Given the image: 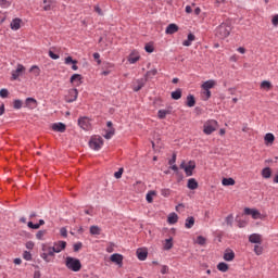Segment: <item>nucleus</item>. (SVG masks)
I'll list each match as a JSON object with an SVG mask.
<instances>
[{"instance_id": "obj_1", "label": "nucleus", "mask_w": 278, "mask_h": 278, "mask_svg": "<svg viewBox=\"0 0 278 278\" xmlns=\"http://www.w3.org/2000/svg\"><path fill=\"white\" fill-rule=\"evenodd\" d=\"M231 34V23L224 22L216 28V37L220 38L222 40L227 38Z\"/></svg>"}, {"instance_id": "obj_2", "label": "nucleus", "mask_w": 278, "mask_h": 278, "mask_svg": "<svg viewBox=\"0 0 278 278\" xmlns=\"http://www.w3.org/2000/svg\"><path fill=\"white\" fill-rule=\"evenodd\" d=\"M65 266L68 270H73V273H79V270H81V261H79V258L67 256L65 260Z\"/></svg>"}, {"instance_id": "obj_3", "label": "nucleus", "mask_w": 278, "mask_h": 278, "mask_svg": "<svg viewBox=\"0 0 278 278\" xmlns=\"http://www.w3.org/2000/svg\"><path fill=\"white\" fill-rule=\"evenodd\" d=\"M216 129H218V122L216 119H208L203 125V134L205 136H212Z\"/></svg>"}, {"instance_id": "obj_4", "label": "nucleus", "mask_w": 278, "mask_h": 278, "mask_svg": "<svg viewBox=\"0 0 278 278\" xmlns=\"http://www.w3.org/2000/svg\"><path fill=\"white\" fill-rule=\"evenodd\" d=\"M90 149H93V151H99L101 147H103V138L101 136H94L89 141Z\"/></svg>"}, {"instance_id": "obj_5", "label": "nucleus", "mask_w": 278, "mask_h": 278, "mask_svg": "<svg viewBox=\"0 0 278 278\" xmlns=\"http://www.w3.org/2000/svg\"><path fill=\"white\" fill-rule=\"evenodd\" d=\"M78 125L80 126V129H84V131H90L92 129L90 117L84 116L78 118Z\"/></svg>"}, {"instance_id": "obj_6", "label": "nucleus", "mask_w": 278, "mask_h": 278, "mask_svg": "<svg viewBox=\"0 0 278 278\" xmlns=\"http://www.w3.org/2000/svg\"><path fill=\"white\" fill-rule=\"evenodd\" d=\"M180 168H182V170H185L187 177H192V170H194V168H197V164L193 161H190L189 165H186V162H182L180 164Z\"/></svg>"}, {"instance_id": "obj_7", "label": "nucleus", "mask_w": 278, "mask_h": 278, "mask_svg": "<svg viewBox=\"0 0 278 278\" xmlns=\"http://www.w3.org/2000/svg\"><path fill=\"white\" fill-rule=\"evenodd\" d=\"M23 73H25V67L23 66V64H17L16 70L12 71V81H16V79H18V77H21Z\"/></svg>"}, {"instance_id": "obj_8", "label": "nucleus", "mask_w": 278, "mask_h": 278, "mask_svg": "<svg viewBox=\"0 0 278 278\" xmlns=\"http://www.w3.org/2000/svg\"><path fill=\"white\" fill-rule=\"evenodd\" d=\"M77 97H79V91L75 88L70 89L66 102L67 103H73V101H77Z\"/></svg>"}, {"instance_id": "obj_9", "label": "nucleus", "mask_w": 278, "mask_h": 278, "mask_svg": "<svg viewBox=\"0 0 278 278\" xmlns=\"http://www.w3.org/2000/svg\"><path fill=\"white\" fill-rule=\"evenodd\" d=\"M244 214H245L247 216H252V218H253L254 220H257V218H260V216H261L260 211L254 210V208H249V207H245V208H244Z\"/></svg>"}, {"instance_id": "obj_10", "label": "nucleus", "mask_w": 278, "mask_h": 278, "mask_svg": "<svg viewBox=\"0 0 278 278\" xmlns=\"http://www.w3.org/2000/svg\"><path fill=\"white\" fill-rule=\"evenodd\" d=\"M55 8V0H43L42 10L45 12H51Z\"/></svg>"}, {"instance_id": "obj_11", "label": "nucleus", "mask_w": 278, "mask_h": 278, "mask_svg": "<svg viewBox=\"0 0 278 278\" xmlns=\"http://www.w3.org/2000/svg\"><path fill=\"white\" fill-rule=\"evenodd\" d=\"M83 80L84 76H81V74H74L70 79L71 84H74L75 86H81V84L84 83Z\"/></svg>"}, {"instance_id": "obj_12", "label": "nucleus", "mask_w": 278, "mask_h": 278, "mask_svg": "<svg viewBox=\"0 0 278 278\" xmlns=\"http://www.w3.org/2000/svg\"><path fill=\"white\" fill-rule=\"evenodd\" d=\"M136 253H137L138 260H140V262H144V260H147V257L149 256V252L147 251V249L139 248V249H137Z\"/></svg>"}, {"instance_id": "obj_13", "label": "nucleus", "mask_w": 278, "mask_h": 278, "mask_svg": "<svg viewBox=\"0 0 278 278\" xmlns=\"http://www.w3.org/2000/svg\"><path fill=\"white\" fill-rule=\"evenodd\" d=\"M52 248L55 253H62V251H64V249H66V241L55 242Z\"/></svg>"}, {"instance_id": "obj_14", "label": "nucleus", "mask_w": 278, "mask_h": 278, "mask_svg": "<svg viewBox=\"0 0 278 278\" xmlns=\"http://www.w3.org/2000/svg\"><path fill=\"white\" fill-rule=\"evenodd\" d=\"M146 84H147V78L138 79L137 85H135L132 88L134 92H140V90H142V88H144Z\"/></svg>"}, {"instance_id": "obj_15", "label": "nucleus", "mask_w": 278, "mask_h": 278, "mask_svg": "<svg viewBox=\"0 0 278 278\" xmlns=\"http://www.w3.org/2000/svg\"><path fill=\"white\" fill-rule=\"evenodd\" d=\"M111 262H113V264H117V266H123V255L115 253L112 254L110 257Z\"/></svg>"}, {"instance_id": "obj_16", "label": "nucleus", "mask_w": 278, "mask_h": 278, "mask_svg": "<svg viewBox=\"0 0 278 278\" xmlns=\"http://www.w3.org/2000/svg\"><path fill=\"white\" fill-rule=\"evenodd\" d=\"M249 242H251L252 244H262V235L260 233L250 235Z\"/></svg>"}, {"instance_id": "obj_17", "label": "nucleus", "mask_w": 278, "mask_h": 278, "mask_svg": "<svg viewBox=\"0 0 278 278\" xmlns=\"http://www.w3.org/2000/svg\"><path fill=\"white\" fill-rule=\"evenodd\" d=\"M53 131H59L60 134H64L66 131V125L64 123H54L52 125Z\"/></svg>"}, {"instance_id": "obj_18", "label": "nucleus", "mask_w": 278, "mask_h": 278, "mask_svg": "<svg viewBox=\"0 0 278 278\" xmlns=\"http://www.w3.org/2000/svg\"><path fill=\"white\" fill-rule=\"evenodd\" d=\"M225 262H233L236 260V253L232 250H226L224 253Z\"/></svg>"}, {"instance_id": "obj_19", "label": "nucleus", "mask_w": 278, "mask_h": 278, "mask_svg": "<svg viewBox=\"0 0 278 278\" xmlns=\"http://www.w3.org/2000/svg\"><path fill=\"white\" fill-rule=\"evenodd\" d=\"M21 23H22V20L16 17L14 18L12 22H11V29H13V31H18V29H21Z\"/></svg>"}, {"instance_id": "obj_20", "label": "nucleus", "mask_w": 278, "mask_h": 278, "mask_svg": "<svg viewBox=\"0 0 278 278\" xmlns=\"http://www.w3.org/2000/svg\"><path fill=\"white\" fill-rule=\"evenodd\" d=\"M177 31H179V26H177V24H169L166 27L165 34L173 35L177 34Z\"/></svg>"}, {"instance_id": "obj_21", "label": "nucleus", "mask_w": 278, "mask_h": 278, "mask_svg": "<svg viewBox=\"0 0 278 278\" xmlns=\"http://www.w3.org/2000/svg\"><path fill=\"white\" fill-rule=\"evenodd\" d=\"M187 188H189V190H197V188H199V182L197 179L190 178L188 180Z\"/></svg>"}, {"instance_id": "obj_22", "label": "nucleus", "mask_w": 278, "mask_h": 278, "mask_svg": "<svg viewBox=\"0 0 278 278\" xmlns=\"http://www.w3.org/2000/svg\"><path fill=\"white\" fill-rule=\"evenodd\" d=\"M65 64H73L72 71H77L79 66H77V60H73V56L65 58Z\"/></svg>"}, {"instance_id": "obj_23", "label": "nucleus", "mask_w": 278, "mask_h": 278, "mask_svg": "<svg viewBox=\"0 0 278 278\" xmlns=\"http://www.w3.org/2000/svg\"><path fill=\"white\" fill-rule=\"evenodd\" d=\"M194 40H197V37L192 33H190L187 37V40H185L182 45L184 47H190L192 42H194Z\"/></svg>"}, {"instance_id": "obj_24", "label": "nucleus", "mask_w": 278, "mask_h": 278, "mask_svg": "<svg viewBox=\"0 0 278 278\" xmlns=\"http://www.w3.org/2000/svg\"><path fill=\"white\" fill-rule=\"evenodd\" d=\"M186 105L188 108H194V105H197V100L194 99V96H192V94L187 96Z\"/></svg>"}, {"instance_id": "obj_25", "label": "nucleus", "mask_w": 278, "mask_h": 278, "mask_svg": "<svg viewBox=\"0 0 278 278\" xmlns=\"http://www.w3.org/2000/svg\"><path fill=\"white\" fill-rule=\"evenodd\" d=\"M177 220H179V216H177V213H170L167 217V222L169 223V225H175Z\"/></svg>"}, {"instance_id": "obj_26", "label": "nucleus", "mask_w": 278, "mask_h": 278, "mask_svg": "<svg viewBox=\"0 0 278 278\" xmlns=\"http://www.w3.org/2000/svg\"><path fill=\"white\" fill-rule=\"evenodd\" d=\"M216 86V80H206L203 85L202 88L204 90H210L211 88H214Z\"/></svg>"}, {"instance_id": "obj_27", "label": "nucleus", "mask_w": 278, "mask_h": 278, "mask_svg": "<svg viewBox=\"0 0 278 278\" xmlns=\"http://www.w3.org/2000/svg\"><path fill=\"white\" fill-rule=\"evenodd\" d=\"M273 175V170L270 169V167H265L262 170V177H264V179H270Z\"/></svg>"}, {"instance_id": "obj_28", "label": "nucleus", "mask_w": 278, "mask_h": 278, "mask_svg": "<svg viewBox=\"0 0 278 278\" xmlns=\"http://www.w3.org/2000/svg\"><path fill=\"white\" fill-rule=\"evenodd\" d=\"M185 227H186V229H192V227H194V217L193 216H190L186 219Z\"/></svg>"}, {"instance_id": "obj_29", "label": "nucleus", "mask_w": 278, "mask_h": 278, "mask_svg": "<svg viewBox=\"0 0 278 278\" xmlns=\"http://www.w3.org/2000/svg\"><path fill=\"white\" fill-rule=\"evenodd\" d=\"M217 270L220 273H227V270H229V265L225 262H222L217 265Z\"/></svg>"}, {"instance_id": "obj_30", "label": "nucleus", "mask_w": 278, "mask_h": 278, "mask_svg": "<svg viewBox=\"0 0 278 278\" xmlns=\"http://www.w3.org/2000/svg\"><path fill=\"white\" fill-rule=\"evenodd\" d=\"M223 186H236V180L233 178H223Z\"/></svg>"}, {"instance_id": "obj_31", "label": "nucleus", "mask_w": 278, "mask_h": 278, "mask_svg": "<svg viewBox=\"0 0 278 278\" xmlns=\"http://www.w3.org/2000/svg\"><path fill=\"white\" fill-rule=\"evenodd\" d=\"M168 114H170V111H168V110H159L157 117L162 121V119L166 118V116H168Z\"/></svg>"}, {"instance_id": "obj_32", "label": "nucleus", "mask_w": 278, "mask_h": 278, "mask_svg": "<svg viewBox=\"0 0 278 278\" xmlns=\"http://www.w3.org/2000/svg\"><path fill=\"white\" fill-rule=\"evenodd\" d=\"M172 99H174V101H179V99H181V89H176L173 91Z\"/></svg>"}, {"instance_id": "obj_33", "label": "nucleus", "mask_w": 278, "mask_h": 278, "mask_svg": "<svg viewBox=\"0 0 278 278\" xmlns=\"http://www.w3.org/2000/svg\"><path fill=\"white\" fill-rule=\"evenodd\" d=\"M42 251H45L50 257H54L56 253L55 251H53V247L46 248L43 245Z\"/></svg>"}, {"instance_id": "obj_34", "label": "nucleus", "mask_w": 278, "mask_h": 278, "mask_svg": "<svg viewBox=\"0 0 278 278\" xmlns=\"http://www.w3.org/2000/svg\"><path fill=\"white\" fill-rule=\"evenodd\" d=\"M90 233L91 236H101V228L99 226H91Z\"/></svg>"}, {"instance_id": "obj_35", "label": "nucleus", "mask_w": 278, "mask_h": 278, "mask_svg": "<svg viewBox=\"0 0 278 278\" xmlns=\"http://www.w3.org/2000/svg\"><path fill=\"white\" fill-rule=\"evenodd\" d=\"M164 249L165 251H170V249H173V238L165 240Z\"/></svg>"}, {"instance_id": "obj_36", "label": "nucleus", "mask_w": 278, "mask_h": 278, "mask_svg": "<svg viewBox=\"0 0 278 278\" xmlns=\"http://www.w3.org/2000/svg\"><path fill=\"white\" fill-rule=\"evenodd\" d=\"M155 75H157V70H150L146 73V78L144 79H151L152 77H155Z\"/></svg>"}, {"instance_id": "obj_37", "label": "nucleus", "mask_w": 278, "mask_h": 278, "mask_svg": "<svg viewBox=\"0 0 278 278\" xmlns=\"http://www.w3.org/2000/svg\"><path fill=\"white\" fill-rule=\"evenodd\" d=\"M261 88H263L264 90H270V88H273V84H270V81L268 80H263L261 83Z\"/></svg>"}, {"instance_id": "obj_38", "label": "nucleus", "mask_w": 278, "mask_h": 278, "mask_svg": "<svg viewBox=\"0 0 278 278\" xmlns=\"http://www.w3.org/2000/svg\"><path fill=\"white\" fill-rule=\"evenodd\" d=\"M36 103H37V101H36V99H34V98H27V99H26V105H27V108H36Z\"/></svg>"}, {"instance_id": "obj_39", "label": "nucleus", "mask_w": 278, "mask_h": 278, "mask_svg": "<svg viewBox=\"0 0 278 278\" xmlns=\"http://www.w3.org/2000/svg\"><path fill=\"white\" fill-rule=\"evenodd\" d=\"M265 142H268L269 144H273L275 142V135L268 132L265 135Z\"/></svg>"}, {"instance_id": "obj_40", "label": "nucleus", "mask_w": 278, "mask_h": 278, "mask_svg": "<svg viewBox=\"0 0 278 278\" xmlns=\"http://www.w3.org/2000/svg\"><path fill=\"white\" fill-rule=\"evenodd\" d=\"M138 60H140V55H138V54L136 55V54L131 53L129 55L128 62L130 64H136V62H138Z\"/></svg>"}, {"instance_id": "obj_41", "label": "nucleus", "mask_w": 278, "mask_h": 278, "mask_svg": "<svg viewBox=\"0 0 278 278\" xmlns=\"http://www.w3.org/2000/svg\"><path fill=\"white\" fill-rule=\"evenodd\" d=\"M207 242V239L203 236H198L197 238V244H200V247H205V243Z\"/></svg>"}, {"instance_id": "obj_42", "label": "nucleus", "mask_w": 278, "mask_h": 278, "mask_svg": "<svg viewBox=\"0 0 278 278\" xmlns=\"http://www.w3.org/2000/svg\"><path fill=\"white\" fill-rule=\"evenodd\" d=\"M155 191H149L146 195V200L149 202V203H153V197H155Z\"/></svg>"}, {"instance_id": "obj_43", "label": "nucleus", "mask_w": 278, "mask_h": 278, "mask_svg": "<svg viewBox=\"0 0 278 278\" xmlns=\"http://www.w3.org/2000/svg\"><path fill=\"white\" fill-rule=\"evenodd\" d=\"M114 134H116V129L111 128V129L106 130V134L104 135V138L106 140H110V138H112V136H114Z\"/></svg>"}, {"instance_id": "obj_44", "label": "nucleus", "mask_w": 278, "mask_h": 278, "mask_svg": "<svg viewBox=\"0 0 278 278\" xmlns=\"http://www.w3.org/2000/svg\"><path fill=\"white\" fill-rule=\"evenodd\" d=\"M30 73H34L35 77H38L40 75V67H38V65H33L30 67Z\"/></svg>"}, {"instance_id": "obj_45", "label": "nucleus", "mask_w": 278, "mask_h": 278, "mask_svg": "<svg viewBox=\"0 0 278 278\" xmlns=\"http://www.w3.org/2000/svg\"><path fill=\"white\" fill-rule=\"evenodd\" d=\"M13 108H14V110H21V108H23V101L14 100Z\"/></svg>"}, {"instance_id": "obj_46", "label": "nucleus", "mask_w": 278, "mask_h": 278, "mask_svg": "<svg viewBox=\"0 0 278 278\" xmlns=\"http://www.w3.org/2000/svg\"><path fill=\"white\" fill-rule=\"evenodd\" d=\"M0 97L2 99H8V97H10V91H8V89H1L0 90Z\"/></svg>"}, {"instance_id": "obj_47", "label": "nucleus", "mask_w": 278, "mask_h": 278, "mask_svg": "<svg viewBox=\"0 0 278 278\" xmlns=\"http://www.w3.org/2000/svg\"><path fill=\"white\" fill-rule=\"evenodd\" d=\"M23 257H24V260H26V262H31V252L24 251Z\"/></svg>"}, {"instance_id": "obj_48", "label": "nucleus", "mask_w": 278, "mask_h": 278, "mask_svg": "<svg viewBox=\"0 0 278 278\" xmlns=\"http://www.w3.org/2000/svg\"><path fill=\"white\" fill-rule=\"evenodd\" d=\"M225 223L231 227V225H233V215H228L225 219Z\"/></svg>"}, {"instance_id": "obj_49", "label": "nucleus", "mask_w": 278, "mask_h": 278, "mask_svg": "<svg viewBox=\"0 0 278 278\" xmlns=\"http://www.w3.org/2000/svg\"><path fill=\"white\" fill-rule=\"evenodd\" d=\"M47 233V230H39L37 233H36V238L37 240H42V238H45V235Z\"/></svg>"}, {"instance_id": "obj_50", "label": "nucleus", "mask_w": 278, "mask_h": 278, "mask_svg": "<svg viewBox=\"0 0 278 278\" xmlns=\"http://www.w3.org/2000/svg\"><path fill=\"white\" fill-rule=\"evenodd\" d=\"M125 169H123V167H121L117 172L114 173V177L115 179H121V177H123V173Z\"/></svg>"}, {"instance_id": "obj_51", "label": "nucleus", "mask_w": 278, "mask_h": 278, "mask_svg": "<svg viewBox=\"0 0 278 278\" xmlns=\"http://www.w3.org/2000/svg\"><path fill=\"white\" fill-rule=\"evenodd\" d=\"M177 162V153H173L172 159L168 161L169 166H173Z\"/></svg>"}, {"instance_id": "obj_52", "label": "nucleus", "mask_w": 278, "mask_h": 278, "mask_svg": "<svg viewBox=\"0 0 278 278\" xmlns=\"http://www.w3.org/2000/svg\"><path fill=\"white\" fill-rule=\"evenodd\" d=\"M93 10L98 13V16H103V10H101V7L94 5Z\"/></svg>"}, {"instance_id": "obj_53", "label": "nucleus", "mask_w": 278, "mask_h": 278, "mask_svg": "<svg viewBox=\"0 0 278 278\" xmlns=\"http://www.w3.org/2000/svg\"><path fill=\"white\" fill-rule=\"evenodd\" d=\"M264 249L260 245H255L254 247V252L256 253V255H262Z\"/></svg>"}, {"instance_id": "obj_54", "label": "nucleus", "mask_w": 278, "mask_h": 278, "mask_svg": "<svg viewBox=\"0 0 278 278\" xmlns=\"http://www.w3.org/2000/svg\"><path fill=\"white\" fill-rule=\"evenodd\" d=\"M161 194L162 197H170V189H162Z\"/></svg>"}, {"instance_id": "obj_55", "label": "nucleus", "mask_w": 278, "mask_h": 278, "mask_svg": "<svg viewBox=\"0 0 278 278\" xmlns=\"http://www.w3.org/2000/svg\"><path fill=\"white\" fill-rule=\"evenodd\" d=\"M85 214H87L88 216H93L94 208L90 206L89 208L85 210Z\"/></svg>"}, {"instance_id": "obj_56", "label": "nucleus", "mask_w": 278, "mask_h": 278, "mask_svg": "<svg viewBox=\"0 0 278 278\" xmlns=\"http://www.w3.org/2000/svg\"><path fill=\"white\" fill-rule=\"evenodd\" d=\"M144 49H146L147 53H153V51H154L153 46H151L149 43L146 45Z\"/></svg>"}, {"instance_id": "obj_57", "label": "nucleus", "mask_w": 278, "mask_h": 278, "mask_svg": "<svg viewBox=\"0 0 278 278\" xmlns=\"http://www.w3.org/2000/svg\"><path fill=\"white\" fill-rule=\"evenodd\" d=\"M60 233H61L62 238H67L68 237V231L64 227L61 228Z\"/></svg>"}, {"instance_id": "obj_58", "label": "nucleus", "mask_w": 278, "mask_h": 278, "mask_svg": "<svg viewBox=\"0 0 278 278\" xmlns=\"http://www.w3.org/2000/svg\"><path fill=\"white\" fill-rule=\"evenodd\" d=\"M49 56L52 60H60V55L55 54L53 51H49Z\"/></svg>"}, {"instance_id": "obj_59", "label": "nucleus", "mask_w": 278, "mask_h": 278, "mask_svg": "<svg viewBox=\"0 0 278 278\" xmlns=\"http://www.w3.org/2000/svg\"><path fill=\"white\" fill-rule=\"evenodd\" d=\"M101 54H99V52H94L93 53V59L97 60L98 64H101Z\"/></svg>"}, {"instance_id": "obj_60", "label": "nucleus", "mask_w": 278, "mask_h": 278, "mask_svg": "<svg viewBox=\"0 0 278 278\" xmlns=\"http://www.w3.org/2000/svg\"><path fill=\"white\" fill-rule=\"evenodd\" d=\"M0 5H2V8H10V1H8V0H1V1H0Z\"/></svg>"}, {"instance_id": "obj_61", "label": "nucleus", "mask_w": 278, "mask_h": 278, "mask_svg": "<svg viewBox=\"0 0 278 278\" xmlns=\"http://www.w3.org/2000/svg\"><path fill=\"white\" fill-rule=\"evenodd\" d=\"M83 244L81 242L75 243L74 244V252L77 253V251H79L81 249Z\"/></svg>"}, {"instance_id": "obj_62", "label": "nucleus", "mask_w": 278, "mask_h": 278, "mask_svg": "<svg viewBox=\"0 0 278 278\" xmlns=\"http://www.w3.org/2000/svg\"><path fill=\"white\" fill-rule=\"evenodd\" d=\"M161 273H162V275H168V266L163 265L161 268Z\"/></svg>"}, {"instance_id": "obj_63", "label": "nucleus", "mask_w": 278, "mask_h": 278, "mask_svg": "<svg viewBox=\"0 0 278 278\" xmlns=\"http://www.w3.org/2000/svg\"><path fill=\"white\" fill-rule=\"evenodd\" d=\"M271 23L275 27L278 26V14L273 17Z\"/></svg>"}, {"instance_id": "obj_64", "label": "nucleus", "mask_w": 278, "mask_h": 278, "mask_svg": "<svg viewBox=\"0 0 278 278\" xmlns=\"http://www.w3.org/2000/svg\"><path fill=\"white\" fill-rule=\"evenodd\" d=\"M26 249L31 251V249H34V242H31V241L26 242Z\"/></svg>"}]
</instances>
